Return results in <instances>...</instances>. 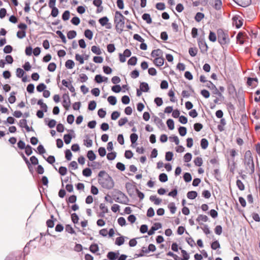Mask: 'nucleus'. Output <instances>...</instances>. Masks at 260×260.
I'll use <instances>...</instances> for the list:
<instances>
[{
    "label": "nucleus",
    "mask_w": 260,
    "mask_h": 260,
    "mask_svg": "<svg viewBox=\"0 0 260 260\" xmlns=\"http://www.w3.org/2000/svg\"><path fill=\"white\" fill-rule=\"evenodd\" d=\"M168 208L169 209L170 212L172 214H174L176 211V207L175 206V205L174 203H170L168 206Z\"/></svg>",
    "instance_id": "obj_28"
},
{
    "label": "nucleus",
    "mask_w": 260,
    "mask_h": 260,
    "mask_svg": "<svg viewBox=\"0 0 260 260\" xmlns=\"http://www.w3.org/2000/svg\"><path fill=\"white\" fill-rule=\"evenodd\" d=\"M98 152L99 155L102 157L104 156L106 154V151L104 147H100L99 148Z\"/></svg>",
    "instance_id": "obj_64"
},
{
    "label": "nucleus",
    "mask_w": 260,
    "mask_h": 260,
    "mask_svg": "<svg viewBox=\"0 0 260 260\" xmlns=\"http://www.w3.org/2000/svg\"><path fill=\"white\" fill-rule=\"evenodd\" d=\"M209 218L207 216L205 215L200 214L199 215L196 220L200 224H202L203 222H207Z\"/></svg>",
    "instance_id": "obj_10"
},
{
    "label": "nucleus",
    "mask_w": 260,
    "mask_h": 260,
    "mask_svg": "<svg viewBox=\"0 0 260 260\" xmlns=\"http://www.w3.org/2000/svg\"><path fill=\"white\" fill-rule=\"evenodd\" d=\"M62 106L66 109V110H68L69 109L71 105L70 97L68 94H64L62 96Z\"/></svg>",
    "instance_id": "obj_6"
},
{
    "label": "nucleus",
    "mask_w": 260,
    "mask_h": 260,
    "mask_svg": "<svg viewBox=\"0 0 260 260\" xmlns=\"http://www.w3.org/2000/svg\"><path fill=\"white\" fill-rule=\"evenodd\" d=\"M154 63L157 66H161L162 65V57H157L154 59Z\"/></svg>",
    "instance_id": "obj_22"
},
{
    "label": "nucleus",
    "mask_w": 260,
    "mask_h": 260,
    "mask_svg": "<svg viewBox=\"0 0 260 260\" xmlns=\"http://www.w3.org/2000/svg\"><path fill=\"white\" fill-rule=\"evenodd\" d=\"M65 66L67 68L72 69L74 68L75 63L72 60L69 59L66 62Z\"/></svg>",
    "instance_id": "obj_23"
},
{
    "label": "nucleus",
    "mask_w": 260,
    "mask_h": 260,
    "mask_svg": "<svg viewBox=\"0 0 260 260\" xmlns=\"http://www.w3.org/2000/svg\"><path fill=\"white\" fill-rule=\"evenodd\" d=\"M203 159L200 157H197L194 159V164L198 167L201 166L203 165Z\"/></svg>",
    "instance_id": "obj_32"
},
{
    "label": "nucleus",
    "mask_w": 260,
    "mask_h": 260,
    "mask_svg": "<svg viewBox=\"0 0 260 260\" xmlns=\"http://www.w3.org/2000/svg\"><path fill=\"white\" fill-rule=\"evenodd\" d=\"M138 137L136 134H132L130 136L131 141L132 144H134L138 140Z\"/></svg>",
    "instance_id": "obj_52"
},
{
    "label": "nucleus",
    "mask_w": 260,
    "mask_h": 260,
    "mask_svg": "<svg viewBox=\"0 0 260 260\" xmlns=\"http://www.w3.org/2000/svg\"><path fill=\"white\" fill-rule=\"evenodd\" d=\"M124 16L119 11H116L114 18L115 29L118 33H121L124 27Z\"/></svg>",
    "instance_id": "obj_2"
},
{
    "label": "nucleus",
    "mask_w": 260,
    "mask_h": 260,
    "mask_svg": "<svg viewBox=\"0 0 260 260\" xmlns=\"http://www.w3.org/2000/svg\"><path fill=\"white\" fill-rule=\"evenodd\" d=\"M178 131H179V133L180 135V136H184L186 134L187 129H186V127H185L184 126H180L179 128Z\"/></svg>",
    "instance_id": "obj_48"
},
{
    "label": "nucleus",
    "mask_w": 260,
    "mask_h": 260,
    "mask_svg": "<svg viewBox=\"0 0 260 260\" xmlns=\"http://www.w3.org/2000/svg\"><path fill=\"white\" fill-rule=\"evenodd\" d=\"M84 144L87 147H90L92 145V141L88 138L84 140Z\"/></svg>",
    "instance_id": "obj_58"
},
{
    "label": "nucleus",
    "mask_w": 260,
    "mask_h": 260,
    "mask_svg": "<svg viewBox=\"0 0 260 260\" xmlns=\"http://www.w3.org/2000/svg\"><path fill=\"white\" fill-rule=\"evenodd\" d=\"M38 105H40L43 110L46 112L47 111V106L46 104L44 103L42 100H39L37 102Z\"/></svg>",
    "instance_id": "obj_27"
},
{
    "label": "nucleus",
    "mask_w": 260,
    "mask_h": 260,
    "mask_svg": "<svg viewBox=\"0 0 260 260\" xmlns=\"http://www.w3.org/2000/svg\"><path fill=\"white\" fill-rule=\"evenodd\" d=\"M77 35L76 31L75 30H70L67 33V37L69 39H73Z\"/></svg>",
    "instance_id": "obj_30"
},
{
    "label": "nucleus",
    "mask_w": 260,
    "mask_h": 260,
    "mask_svg": "<svg viewBox=\"0 0 260 260\" xmlns=\"http://www.w3.org/2000/svg\"><path fill=\"white\" fill-rule=\"evenodd\" d=\"M206 86L211 89H215L217 91V93H218V95H219V96L221 95V93L219 91V90L216 88L215 85L212 82L209 81L208 83H207Z\"/></svg>",
    "instance_id": "obj_16"
},
{
    "label": "nucleus",
    "mask_w": 260,
    "mask_h": 260,
    "mask_svg": "<svg viewBox=\"0 0 260 260\" xmlns=\"http://www.w3.org/2000/svg\"><path fill=\"white\" fill-rule=\"evenodd\" d=\"M72 138V136L70 134H66L63 136V140L66 144L70 143Z\"/></svg>",
    "instance_id": "obj_33"
},
{
    "label": "nucleus",
    "mask_w": 260,
    "mask_h": 260,
    "mask_svg": "<svg viewBox=\"0 0 260 260\" xmlns=\"http://www.w3.org/2000/svg\"><path fill=\"white\" fill-rule=\"evenodd\" d=\"M182 258L180 257L177 255L174 254L173 252L170 251L167 253V255L172 256L175 260H189V254L183 249H181V250Z\"/></svg>",
    "instance_id": "obj_5"
},
{
    "label": "nucleus",
    "mask_w": 260,
    "mask_h": 260,
    "mask_svg": "<svg viewBox=\"0 0 260 260\" xmlns=\"http://www.w3.org/2000/svg\"><path fill=\"white\" fill-rule=\"evenodd\" d=\"M91 171L89 168H85L82 171L83 176L85 177H89L91 175Z\"/></svg>",
    "instance_id": "obj_41"
},
{
    "label": "nucleus",
    "mask_w": 260,
    "mask_h": 260,
    "mask_svg": "<svg viewBox=\"0 0 260 260\" xmlns=\"http://www.w3.org/2000/svg\"><path fill=\"white\" fill-rule=\"evenodd\" d=\"M108 78L107 77L105 78V80H104L103 77L101 75H96L95 77V81L98 83H100L104 81H106Z\"/></svg>",
    "instance_id": "obj_24"
},
{
    "label": "nucleus",
    "mask_w": 260,
    "mask_h": 260,
    "mask_svg": "<svg viewBox=\"0 0 260 260\" xmlns=\"http://www.w3.org/2000/svg\"><path fill=\"white\" fill-rule=\"evenodd\" d=\"M24 74V72L21 68H18L16 70V75L19 78H21Z\"/></svg>",
    "instance_id": "obj_53"
},
{
    "label": "nucleus",
    "mask_w": 260,
    "mask_h": 260,
    "mask_svg": "<svg viewBox=\"0 0 260 260\" xmlns=\"http://www.w3.org/2000/svg\"><path fill=\"white\" fill-rule=\"evenodd\" d=\"M188 52H189V54H190V55L191 56L194 57V56H196V55L197 54L198 49L197 48L191 47L189 49Z\"/></svg>",
    "instance_id": "obj_29"
},
{
    "label": "nucleus",
    "mask_w": 260,
    "mask_h": 260,
    "mask_svg": "<svg viewBox=\"0 0 260 260\" xmlns=\"http://www.w3.org/2000/svg\"><path fill=\"white\" fill-rule=\"evenodd\" d=\"M85 36L88 38L89 40H91L93 37V33L89 29H86L84 31Z\"/></svg>",
    "instance_id": "obj_35"
},
{
    "label": "nucleus",
    "mask_w": 260,
    "mask_h": 260,
    "mask_svg": "<svg viewBox=\"0 0 260 260\" xmlns=\"http://www.w3.org/2000/svg\"><path fill=\"white\" fill-rule=\"evenodd\" d=\"M99 183L102 186L107 189H111L114 186V182L111 177L106 175V177L99 179Z\"/></svg>",
    "instance_id": "obj_3"
},
{
    "label": "nucleus",
    "mask_w": 260,
    "mask_h": 260,
    "mask_svg": "<svg viewBox=\"0 0 260 260\" xmlns=\"http://www.w3.org/2000/svg\"><path fill=\"white\" fill-rule=\"evenodd\" d=\"M237 41L239 42V43L241 45H242L244 43V39H245V35L244 33L240 32L238 34L237 36Z\"/></svg>",
    "instance_id": "obj_11"
},
{
    "label": "nucleus",
    "mask_w": 260,
    "mask_h": 260,
    "mask_svg": "<svg viewBox=\"0 0 260 260\" xmlns=\"http://www.w3.org/2000/svg\"><path fill=\"white\" fill-rule=\"evenodd\" d=\"M112 90L116 93H118L121 91V87L119 85H116L112 87Z\"/></svg>",
    "instance_id": "obj_60"
},
{
    "label": "nucleus",
    "mask_w": 260,
    "mask_h": 260,
    "mask_svg": "<svg viewBox=\"0 0 260 260\" xmlns=\"http://www.w3.org/2000/svg\"><path fill=\"white\" fill-rule=\"evenodd\" d=\"M198 196V193L196 191H190L187 193V197L189 199H194Z\"/></svg>",
    "instance_id": "obj_17"
},
{
    "label": "nucleus",
    "mask_w": 260,
    "mask_h": 260,
    "mask_svg": "<svg viewBox=\"0 0 260 260\" xmlns=\"http://www.w3.org/2000/svg\"><path fill=\"white\" fill-rule=\"evenodd\" d=\"M58 172L61 175L64 176L67 174V169L64 167H60L59 168Z\"/></svg>",
    "instance_id": "obj_55"
},
{
    "label": "nucleus",
    "mask_w": 260,
    "mask_h": 260,
    "mask_svg": "<svg viewBox=\"0 0 260 260\" xmlns=\"http://www.w3.org/2000/svg\"><path fill=\"white\" fill-rule=\"evenodd\" d=\"M26 36V32L24 30L18 31L17 32V37L19 39H22Z\"/></svg>",
    "instance_id": "obj_56"
},
{
    "label": "nucleus",
    "mask_w": 260,
    "mask_h": 260,
    "mask_svg": "<svg viewBox=\"0 0 260 260\" xmlns=\"http://www.w3.org/2000/svg\"><path fill=\"white\" fill-rule=\"evenodd\" d=\"M186 241L187 243L191 247H193L196 246V244L194 241V240L191 238H186Z\"/></svg>",
    "instance_id": "obj_46"
},
{
    "label": "nucleus",
    "mask_w": 260,
    "mask_h": 260,
    "mask_svg": "<svg viewBox=\"0 0 260 260\" xmlns=\"http://www.w3.org/2000/svg\"><path fill=\"white\" fill-rule=\"evenodd\" d=\"M89 250L92 253H95L98 251H99V247L98 245L96 244H91L90 246Z\"/></svg>",
    "instance_id": "obj_39"
},
{
    "label": "nucleus",
    "mask_w": 260,
    "mask_h": 260,
    "mask_svg": "<svg viewBox=\"0 0 260 260\" xmlns=\"http://www.w3.org/2000/svg\"><path fill=\"white\" fill-rule=\"evenodd\" d=\"M115 50V46L113 44H110L107 45V51L109 53L113 52Z\"/></svg>",
    "instance_id": "obj_59"
},
{
    "label": "nucleus",
    "mask_w": 260,
    "mask_h": 260,
    "mask_svg": "<svg viewBox=\"0 0 260 260\" xmlns=\"http://www.w3.org/2000/svg\"><path fill=\"white\" fill-rule=\"evenodd\" d=\"M194 129L196 132H199L203 128V125L200 123H196L194 124Z\"/></svg>",
    "instance_id": "obj_57"
},
{
    "label": "nucleus",
    "mask_w": 260,
    "mask_h": 260,
    "mask_svg": "<svg viewBox=\"0 0 260 260\" xmlns=\"http://www.w3.org/2000/svg\"><path fill=\"white\" fill-rule=\"evenodd\" d=\"M183 179L185 182H189L191 180L192 177L190 173H185L183 175Z\"/></svg>",
    "instance_id": "obj_45"
},
{
    "label": "nucleus",
    "mask_w": 260,
    "mask_h": 260,
    "mask_svg": "<svg viewBox=\"0 0 260 260\" xmlns=\"http://www.w3.org/2000/svg\"><path fill=\"white\" fill-rule=\"evenodd\" d=\"M142 18L145 20L147 23H150L151 22V18L149 14L145 13L142 15Z\"/></svg>",
    "instance_id": "obj_42"
},
{
    "label": "nucleus",
    "mask_w": 260,
    "mask_h": 260,
    "mask_svg": "<svg viewBox=\"0 0 260 260\" xmlns=\"http://www.w3.org/2000/svg\"><path fill=\"white\" fill-rule=\"evenodd\" d=\"M209 145L208 140L206 139L203 138L201 141V146L202 149H206Z\"/></svg>",
    "instance_id": "obj_21"
},
{
    "label": "nucleus",
    "mask_w": 260,
    "mask_h": 260,
    "mask_svg": "<svg viewBox=\"0 0 260 260\" xmlns=\"http://www.w3.org/2000/svg\"><path fill=\"white\" fill-rule=\"evenodd\" d=\"M108 102L112 105H115L116 104V98L114 96H109L108 98Z\"/></svg>",
    "instance_id": "obj_43"
},
{
    "label": "nucleus",
    "mask_w": 260,
    "mask_h": 260,
    "mask_svg": "<svg viewBox=\"0 0 260 260\" xmlns=\"http://www.w3.org/2000/svg\"><path fill=\"white\" fill-rule=\"evenodd\" d=\"M162 52L160 49H156L153 50L151 53V56L153 58H156L157 57H162Z\"/></svg>",
    "instance_id": "obj_12"
},
{
    "label": "nucleus",
    "mask_w": 260,
    "mask_h": 260,
    "mask_svg": "<svg viewBox=\"0 0 260 260\" xmlns=\"http://www.w3.org/2000/svg\"><path fill=\"white\" fill-rule=\"evenodd\" d=\"M238 5L243 7L248 6L250 3V0H234Z\"/></svg>",
    "instance_id": "obj_7"
},
{
    "label": "nucleus",
    "mask_w": 260,
    "mask_h": 260,
    "mask_svg": "<svg viewBox=\"0 0 260 260\" xmlns=\"http://www.w3.org/2000/svg\"><path fill=\"white\" fill-rule=\"evenodd\" d=\"M236 185L240 190L243 191L245 189V185L240 180H237Z\"/></svg>",
    "instance_id": "obj_36"
},
{
    "label": "nucleus",
    "mask_w": 260,
    "mask_h": 260,
    "mask_svg": "<svg viewBox=\"0 0 260 260\" xmlns=\"http://www.w3.org/2000/svg\"><path fill=\"white\" fill-rule=\"evenodd\" d=\"M119 253L118 252H109L107 254V257L110 260H115L116 258H117L119 256Z\"/></svg>",
    "instance_id": "obj_8"
},
{
    "label": "nucleus",
    "mask_w": 260,
    "mask_h": 260,
    "mask_svg": "<svg viewBox=\"0 0 260 260\" xmlns=\"http://www.w3.org/2000/svg\"><path fill=\"white\" fill-rule=\"evenodd\" d=\"M124 242V239L123 237H119L116 239L115 244L120 246L122 245Z\"/></svg>",
    "instance_id": "obj_34"
},
{
    "label": "nucleus",
    "mask_w": 260,
    "mask_h": 260,
    "mask_svg": "<svg viewBox=\"0 0 260 260\" xmlns=\"http://www.w3.org/2000/svg\"><path fill=\"white\" fill-rule=\"evenodd\" d=\"M151 201L153 202L155 205H159L161 202V200L157 198L156 196H151L150 197Z\"/></svg>",
    "instance_id": "obj_18"
},
{
    "label": "nucleus",
    "mask_w": 260,
    "mask_h": 260,
    "mask_svg": "<svg viewBox=\"0 0 260 260\" xmlns=\"http://www.w3.org/2000/svg\"><path fill=\"white\" fill-rule=\"evenodd\" d=\"M214 231H215V233L218 235H220L222 233V228L221 227V225H217L215 229H214Z\"/></svg>",
    "instance_id": "obj_61"
},
{
    "label": "nucleus",
    "mask_w": 260,
    "mask_h": 260,
    "mask_svg": "<svg viewBox=\"0 0 260 260\" xmlns=\"http://www.w3.org/2000/svg\"><path fill=\"white\" fill-rule=\"evenodd\" d=\"M209 39L212 42H215L217 39L216 34L212 31H210L209 36Z\"/></svg>",
    "instance_id": "obj_44"
},
{
    "label": "nucleus",
    "mask_w": 260,
    "mask_h": 260,
    "mask_svg": "<svg viewBox=\"0 0 260 260\" xmlns=\"http://www.w3.org/2000/svg\"><path fill=\"white\" fill-rule=\"evenodd\" d=\"M71 22L74 25H78L80 22V20L78 17H74L72 19Z\"/></svg>",
    "instance_id": "obj_62"
},
{
    "label": "nucleus",
    "mask_w": 260,
    "mask_h": 260,
    "mask_svg": "<svg viewBox=\"0 0 260 260\" xmlns=\"http://www.w3.org/2000/svg\"><path fill=\"white\" fill-rule=\"evenodd\" d=\"M108 21L109 19L106 16L100 18L99 20V23L103 26H106L108 24Z\"/></svg>",
    "instance_id": "obj_19"
},
{
    "label": "nucleus",
    "mask_w": 260,
    "mask_h": 260,
    "mask_svg": "<svg viewBox=\"0 0 260 260\" xmlns=\"http://www.w3.org/2000/svg\"><path fill=\"white\" fill-rule=\"evenodd\" d=\"M56 68V65L54 62L50 63L48 66V70L50 72H54Z\"/></svg>",
    "instance_id": "obj_51"
},
{
    "label": "nucleus",
    "mask_w": 260,
    "mask_h": 260,
    "mask_svg": "<svg viewBox=\"0 0 260 260\" xmlns=\"http://www.w3.org/2000/svg\"><path fill=\"white\" fill-rule=\"evenodd\" d=\"M70 16V12L69 11H65L62 16V18L64 21H67L69 19Z\"/></svg>",
    "instance_id": "obj_40"
},
{
    "label": "nucleus",
    "mask_w": 260,
    "mask_h": 260,
    "mask_svg": "<svg viewBox=\"0 0 260 260\" xmlns=\"http://www.w3.org/2000/svg\"><path fill=\"white\" fill-rule=\"evenodd\" d=\"M167 124L170 129L172 130L174 128V123L172 119H170L168 120Z\"/></svg>",
    "instance_id": "obj_49"
},
{
    "label": "nucleus",
    "mask_w": 260,
    "mask_h": 260,
    "mask_svg": "<svg viewBox=\"0 0 260 260\" xmlns=\"http://www.w3.org/2000/svg\"><path fill=\"white\" fill-rule=\"evenodd\" d=\"M213 7L216 10H220L222 7L221 0H214Z\"/></svg>",
    "instance_id": "obj_13"
},
{
    "label": "nucleus",
    "mask_w": 260,
    "mask_h": 260,
    "mask_svg": "<svg viewBox=\"0 0 260 260\" xmlns=\"http://www.w3.org/2000/svg\"><path fill=\"white\" fill-rule=\"evenodd\" d=\"M91 51L96 55H100L102 54V51L99 47L96 46H92L91 47Z\"/></svg>",
    "instance_id": "obj_20"
},
{
    "label": "nucleus",
    "mask_w": 260,
    "mask_h": 260,
    "mask_svg": "<svg viewBox=\"0 0 260 260\" xmlns=\"http://www.w3.org/2000/svg\"><path fill=\"white\" fill-rule=\"evenodd\" d=\"M51 219H48L46 221V224L48 228H52L54 225V220L56 219L54 218V216L53 215H51Z\"/></svg>",
    "instance_id": "obj_14"
},
{
    "label": "nucleus",
    "mask_w": 260,
    "mask_h": 260,
    "mask_svg": "<svg viewBox=\"0 0 260 260\" xmlns=\"http://www.w3.org/2000/svg\"><path fill=\"white\" fill-rule=\"evenodd\" d=\"M140 89L143 92H147L149 89V87L147 83L142 82L140 84Z\"/></svg>",
    "instance_id": "obj_15"
},
{
    "label": "nucleus",
    "mask_w": 260,
    "mask_h": 260,
    "mask_svg": "<svg viewBox=\"0 0 260 260\" xmlns=\"http://www.w3.org/2000/svg\"><path fill=\"white\" fill-rule=\"evenodd\" d=\"M46 88V86L44 83H40L37 86V90L39 92H42L44 91L45 88Z\"/></svg>",
    "instance_id": "obj_47"
},
{
    "label": "nucleus",
    "mask_w": 260,
    "mask_h": 260,
    "mask_svg": "<svg viewBox=\"0 0 260 260\" xmlns=\"http://www.w3.org/2000/svg\"><path fill=\"white\" fill-rule=\"evenodd\" d=\"M217 39L218 42L221 45H224L230 42L229 35L222 29L218 30Z\"/></svg>",
    "instance_id": "obj_4"
},
{
    "label": "nucleus",
    "mask_w": 260,
    "mask_h": 260,
    "mask_svg": "<svg viewBox=\"0 0 260 260\" xmlns=\"http://www.w3.org/2000/svg\"><path fill=\"white\" fill-rule=\"evenodd\" d=\"M137 62V58L135 56H133L129 59L127 63L128 65L135 66Z\"/></svg>",
    "instance_id": "obj_31"
},
{
    "label": "nucleus",
    "mask_w": 260,
    "mask_h": 260,
    "mask_svg": "<svg viewBox=\"0 0 260 260\" xmlns=\"http://www.w3.org/2000/svg\"><path fill=\"white\" fill-rule=\"evenodd\" d=\"M244 165L246 173L252 174L254 173V165L252 154L250 150H247L245 153Z\"/></svg>",
    "instance_id": "obj_1"
},
{
    "label": "nucleus",
    "mask_w": 260,
    "mask_h": 260,
    "mask_svg": "<svg viewBox=\"0 0 260 260\" xmlns=\"http://www.w3.org/2000/svg\"><path fill=\"white\" fill-rule=\"evenodd\" d=\"M72 156V153L69 149H67L65 151V157L68 160H70Z\"/></svg>",
    "instance_id": "obj_54"
},
{
    "label": "nucleus",
    "mask_w": 260,
    "mask_h": 260,
    "mask_svg": "<svg viewBox=\"0 0 260 260\" xmlns=\"http://www.w3.org/2000/svg\"><path fill=\"white\" fill-rule=\"evenodd\" d=\"M96 106V102L94 101L90 102V103L88 104V108L89 110H93L95 109Z\"/></svg>",
    "instance_id": "obj_50"
},
{
    "label": "nucleus",
    "mask_w": 260,
    "mask_h": 260,
    "mask_svg": "<svg viewBox=\"0 0 260 260\" xmlns=\"http://www.w3.org/2000/svg\"><path fill=\"white\" fill-rule=\"evenodd\" d=\"M204 18V14L201 12H198L194 17L196 21L200 22Z\"/></svg>",
    "instance_id": "obj_26"
},
{
    "label": "nucleus",
    "mask_w": 260,
    "mask_h": 260,
    "mask_svg": "<svg viewBox=\"0 0 260 260\" xmlns=\"http://www.w3.org/2000/svg\"><path fill=\"white\" fill-rule=\"evenodd\" d=\"M211 248L216 250L220 248V245L217 240L213 242L211 245Z\"/></svg>",
    "instance_id": "obj_37"
},
{
    "label": "nucleus",
    "mask_w": 260,
    "mask_h": 260,
    "mask_svg": "<svg viewBox=\"0 0 260 260\" xmlns=\"http://www.w3.org/2000/svg\"><path fill=\"white\" fill-rule=\"evenodd\" d=\"M15 92L13 91L11 93L10 96L8 99L9 102L11 104H13L16 101V97L15 96Z\"/></svg>",
    "instance_id": "obj_38"
},
{
    "label": "nucleus",
    "mask_w": 260,
    "mask_h": 260,
    "mask_svg": "<svg viewBox=\"0 0 260 260\" xmlns=\"http://www.w3.org/2000/svg\"><path fill=\"white\" fill-rule=\"evenodd\" d=\"M87 156L88 158L91 161L94 160L96 157V156L92 150H89L88 151Z\"/></svg>",
    "instance_id": "obj_25"
},
{
    "label": "nucleus",
    "mask_w": 260,
    "mask_h": 260,
    "mask_svg": "<svg viewBox=\"0 0 260 260\" xmlns=\"http://www.w3.org/2000/svg\"><path fill=\"white\" fill-rule=\"evenodd\" d=\"M128 121V119L126 117L120 118L118 121V125L121 126L124 125Z\"/></svg>",
    "instance_id": "obj_63"
},
{
    "label": "nucleus",
    "mask_w": 260,
    "mask_h": 260,
    "mask_svg": "<svg viewBox=\"0 0 260 260\" xmlns=\"http://www.w3.org/2000/svg\"><path fill=\"white\" fill-rule=\"evenodd\" d=\"M100 209L102 211V213L100 214V216L104 217L106 213H107L109 211L107 207L105 204L101 203L100 205Z\"/></svg>",
    "instance_id": "obj_9"
}]
</instances>
